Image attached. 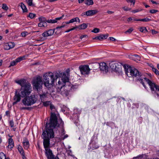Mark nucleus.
Here are the masks:
<instances>
[{
    "label": "nucleus",
    "mask_w": 159,
    "mask_h": 159,
    "mask_svg": "<svg viewBox=\"0 0 159 159\" xmlns=\"http://www.w3.org/2000/svg\"><path fill=\"white\" fill-rule=\"evenodd\" d=\"M56 127H61V133L63 135L65 134L64 129V123L62 119L60 118L58 120L56 114L51 112L50 118L49 122H46L45 129L43 130L41 136L43 139V145L45 149V152H48L50 146V139L54 138L55 134L53 131Z\"/></svg>",
    "instance_id": "f257e3e1"
},
{
    "label": "nucleus",
    "mask_w": 159,
    "mask_h": 159,
    "mask_svg": "<svg viewBox=\"0 0 159 159\" xmlns=\"http://www.w3.org/2000/svg\"><path fill=\"white\" fill-rule=\"evenodd\" d=\"M15 82L21 86L20 89L16 90L24 98L27 97L30 93L31 91V85L29 83L26 82V80L24 79L19 80H15Z\"/></svg>",
    "instance_id": "f03ea898"
},
{
    "label": "nucleus",
    "mask_w": 159,
    "mask_h": 159,
    "mask_svg": "<svg viewBox=\"0 0 159 159\" xmlns=\"http://www.w3.org/2000/svg\"><path fill=\"white\" fill-rule=\"evenodd\" d=\"M56 87L57 92L63 96L67 97L69 95L72 87L71 84L68 81L61 82L59 80L57 84Z\"/></svg>",
    "instance_id": "7ed1b4c3"
},
{
    "label": "nucleus",
    "mask_w": 159,
    "mask_h": 159,
    "mask_svg": "<svg viewBox=\"0 0 159 159\" xmlns=\"http://www.w3.org/2000/svg\"><path fill=\"white\" fill-rule=\"evenodd\" d=\"M43 77V84L46 88H50L54 85L55 78L53 73L51 72L46 73Z\"/></svg>",
    "instance_id": "20e7f679"
},
{
    "label": "nucleus",
    "mask_w": 159,
    "mask_h": 159,
    "mask_svg": "<svg viewBox=\"0 0 159 159\" xmlns=\"http://www.w3.org/2000/svg\"><path fill=\"white\" fill-rule=\"evenodd\" d=\"M126 75L128 77H135L137 79L139 77L142 76V73L137 69L131 67L130 66L125 64L123 66Z\"/></svg>",
    "instance_id": "39448f33"
},
{
    "label": "nucleus",
    "mask_w": 159,
    "mask_h": 159,
    "mask_svg": "<svg viewBox=\"0 0 159 159\" xmlns=\"http://www.w3.org/2000/svg\"><path fill=\"white\" fill-rule=\"evenodd\" d=\"M36 95H32L30 96L25 97L22 100V102L25 106H30L36 103L37 100Z\"/></svg>",
    "instance_id": "423d86ee"
},
{
    "label": "nucleus",
    "mask_w": 159,
    "mask_h": 159,
    "mask_svg": "<svg viewBox=\"0 0 159 159\" xmlns=\"http://www.w3.org/2000/svg\"><path fill=\"white\" fill-rule=\"evenodd\" d=\"M32 82L34 89H36L37 91H40L42 89L43 82L41 76H37L35 79L33 80Z\"/></svg>",
    "instance_id": "0eeeda50"
},
{
    "label": "nucleus",
    "mask_w": 159,
    "mask_h": 159,
    "mask_svg": "<svg viewBox=\"0 0 159 159\" xmlns=\"http://www.w3.org/2000/svg\"><path fill=\"white\" fill-rule=\"evenodd\" d=\"M122 64L121 63L111 62L109 63V66L112 71L120 74L122 72Z\"/></svg>",
    "instance_id": "6e6552de"
},
{
    "label": "nucleus",
    "mask_w": 159,
    "mask_h": 159,
    "mask_svg": "<svg viewBox=\"0 0 159 159\" xmlns=\"http://www.w3.org/2000/svg\"><path fill=\"white\" fill-rule=\"evenodd\" d=\"M53 75L55 76V81L59 78H61V82L68 81L69 79L66 76V73L65 72L62 73L61 71L57 70L54 72Z\"/></svg>",
    "instance_id": "1a4fd4ad"
},
{
    "label": "nucleus",
    "mask_w": 159,
    "mask_h": 159,
    "mask_svg": "<svg viewBox=\"0 0 159 159\" xmlns=\"http://www.w3.org/2000/svg\"><path fill=\"white\" fill-rule=\"evenodd\" d=\"M81 74L85 75H88L90 73V69L88 65H81L79 66Z\"/></svg>",
    "instance_id": "9d476101"
},
{
    "label": "nucleus",
    "mask_w": 159,
    "mask_h": 159,
    "mask_svg": "<svg viewBox=\"0 0 159 159\" xmlns=\"http://www.w3.org/2000/svg\"><path fill=\"white\" fill-rule=\"evenodd\" d=\"M21 98H24L16 89H15V94L13 97L14 102L13 103V105L16 104L20 101Z\"/></svg>",
    "instance_id": "9b49d317"
},
{
    "label": "nucleus",
    "mask_w": 159,
    "mask_h": 159,
    "mask_svg": "<svg viewBox=\"0 0 159 159\" xmlns=\"http://www.w3.org/2000/svg\"><path fill=\"white\" fill-rule=\"evenodd\" d=\"M99 68L100 70L105 72V73H107L108 71V67L106 63L102 62L100 63L96 64Z\"/></svg>",
    "instance_id": "f8f14e48"
},
{
    "label": "nucleus",
    "mask_w": 159,
    "mask_h": 159,
    "mask_svg": "<svg viewBox=\"0 0 159 159\" xmlns=\"http://www.w3.org/2000/svg\"><path fill=\"white\" fill-rule=\"evenodd\" d=\"M143 79L149 86L151 91L152 92L154 91V92H156L155 88L157 84L156 83L152 82L149 79L146 77H144Z\"/></svg>",
    "instance_id": "ddd939ff"
},
{
    "label": "nucleus",
    "mask_w": 159,
    "mask_h": 159,
    "mask_svg": "<svg viewBox=\"0 0 159 159\" xmlns=\"http://www.w3.org/2000/svg\"><path fill=\"white\" fill-rule=\"evenodd\" d=\"M45 154L48 159H59L57 156L55 157L51 150H49L48 152H45Z\"/></svg>",
    "instance_id": "4468645a"
},
{
    "label": "nucleus",
    "mask_w": 159,
    "mask_h": 159,
    "mask_svg": "<svg viewBox=\"0 0 159 159\" xmlns=\"http://www.w3.org/2000/svg\"><path fill=\"white\" fill-rule=\"evenodd\" d=\"M55 30V29H50L48 31H44L42 34V35L44 37L51 36L54 34Z\"/></svg>",
    "instance_id": "2eb2a0df"
},
{
    "label": "nucleus",
    "mask_w": 159,
    "mask_h": 159,
    "mask_svg": "<svg viewBox=\"0 0 159 159\" xmlns=\"http://www.w3.org/2000/svg\"><path fill=\"white\" fill-rule=\"evenodd\" d=\"M98 12L96 9L89 10L86 11L85 14L87 16H91L95 15Z\"/></svg>",
    "instance_id": "dca6fc26"
},
{
    "label": "nucleus",
    "mask_w": 159,
    "mask_h": 159,
    "mask_svg": "<svg viewBox=\"0 0 159 159\" xmlns=\"http://www.w3.org/2000/svg\"><path fill=\"white\" fill-rule=\"evenodd\" d=\"M23 147L25 149H27L29 147L30 144L29 141L26 137H25L23 139Z\"/></svg>",
    "instance_id": "f3484780"
},
{
    "label": "nucleus",
    "mask_w": 159,
    "mask_h": 159,
    "mask_svg": "<svg viewBox=\"0 0 159 159\" xmlns=\"http://www.w3.org/2000/svg\"><path fill=\"white\" fill-rule=\"evenodd\" d=\"M93 139H92L91 142L89 143V145H90L91 143H92V146L91 147H90L89 148V150H90L91 149H92V150H93L94 149H96L98 148L99 147V146L97 145V143H93Z\"/></svg>",
    "instance_id": "a211bd4d"
},
{
    "label": "nucleus",
    "mask_w": 159,
    "mask_h": 159,
    "mask_svg": "<svg viewBox=\"0 0 159 159\" xmlns=\"http://www.w3.org/2000/svg\"><path fill=\"white\" fill-rule=\"evenodd\" d=\"M48 94V92L45 93V92H44L42 93V94H39L40 99H41V102L44 101L45 98H47V97Z\"/></svg>",
    "instance_id": "6ab92c4d"
},
{
    "label": "nucleus",
    "mask_w": 159,
    "mask_h": 159,
    "mask_svg": "<svg viewBox=\"0 0 159 159\" xmlns=\"http://www.w3.org/2000/svg\"><path fill=\"white\" fill-rule=\"evenodd\" d=\"M109 36L108 34H100L99 36L98 40H99L102 41L104 39H106Z\"/></svg>",
    "instance_id": "aec40b11"
},
{
    "label": "nucleus",
    "mask_w": 159,
    "mask_h": 159,
    "mask_svg": "<svg viewBox=\"0 0 159 159\" xmlns=\"http://www.w3.org/2000/svg\"><path fill=\"white\" fill-rule=\"evenodd\" d=\"M142 76H141L140 77H139L137 79H135V81L137 82L138 81H140V83L142 84L143 86L146 89V85H145L143 81V78L142 77Z\"/></svg>",
    "instance_id": "412c9836"
},
{
    "label": "nucleus",
    "mask_w": 159,
    "mask_h": 159,
    "mask_svg": "<svg viewBox=\"0 0 159 159\" xmlns=\"http://www.w3.org/2000/svg\"><path fill=\"white\" fill-rule=\"evenodd\" d=\"M14 146V142L13 139L10 138L8 139V147H10L11 149Z\"/></svg>",
    "instance_id": "4be33fe9"
},
{
    "label": "nucleus",
    "mask_w": 159,
    "mask_h": 159,
    "mask_svg": "<svg viewBox=\"0 0 159 159\" xmlns=\"http://www.w3.org/2000/svg\"><path fill=\"white\" fill-rule=\"evenodd\" d=\"M17 148L20 153L21 155H23V156L24 157H25V153L22 147L20 145H19Z\"/></svg>",
    "instance_id": "5701e85b"
},
{
    "label": "nucleus",
    "mask_w": 159,
    "mask_h": 159,
    "mask_svg": "<svg viewBox=\"0 0 159 159\" xmlns=\"http://www.w3.org/2000/svg\"><path fill=\"white\" fill-rule=\"evenodd\" d=\"M80 30H84L87 27L88 23H83L78 26Z\"/></svg>",
    "instance_id": "b1692460"
},
{
    "label": "nucleus",
    "mask_w": 159,
    "mask_h": 159,
    "mask_svg": "<svg viewBox=\"0 0 159 159\" xmlns=\"http://www.w3.org/2000/svg\"><path fill=\"white\" fill-rule=\"evenodd\" d=\"M8 47L6 48H4L5 49H9L10 48H14L15 45L14 42H11L9 43L8 44Z\"/></svg>",
    "instance_id": "393cba45"
},
{
    "label": "nucleus",
    "mask_w": 159,
    "mask_h": 159,
    "mask_svg": "<svg viewBox=\"0 0 159 159\" xmlns=\"http://www.w3.org/2000/svg\"><path fill=\"white\" fill-rule=\"evenodd\" d=\"M47 22L46 21L39 22L38 24V26L39 27H46L47 26Z\"/></svg>",
    "instance_id": "a878e982"
},
{
    "label": "nucleus",
    "mask_w": 159,
    "mask_h": 159,
    "mask_svg": "<svg viewBox=\"0 0 159 159\" xmlns=\"http://www.w3.org/2000/svg\"><path fill=\"white\" fill-rule=\"evenodd\" d=\"M84 3L85 4L89 6L90 5H92L93 4V0H86Z\"/></svg>",
    "instance_id": "bb28decb"
},
{
    "label": "nucleus",
    "mask_w": 159,
    "mask_h": 159,
    "mask_svg": "<svg viewBox=\"0 0 159 159\" xmlns=\"http://www.w3.org/2000/svg\"><path fill=\"white\" fill-rule=\"evenodd\" d=\"M21 7L22 9L23 12H27L28 10L26 7V6L22 2L21 3Z\"/></svg>",
    "instance_id": "cd10ccee"
},
{
    "label": "nucleus",
    "mask_w": 159,
    "mask_h": 159,
    "mask_svg": "<svg viewBox=\"0 0 159 159\" xmlns=\"http://www.w3.org/2000/svg\"><path fill=\"white\" fill-rule=\"evenodd\" d=\"M36 16V14L30 12L29 13V15L27 16L28 17H30V19H33Z\"/></svg>",
    "instance_id": "c85d7f7f"
},
{
    "label": "nucleus",
    "mask_w": 159,
    "mask_h": 159,
    "mask_svg": "<svg viewBox=\"0 0 159 159\" xmlns=\"http://www.w3.org/2000/svg\"><path fill=\"white\" fill-rule=\"evenodd\" d=\"M139 31L142 32L144 33L148 32V31L147 30L146 27H141L140 28Z\"/></svg>",
    "instance_id": "c756f323"
},
{
    "label": "nucleus",
    "mask_w": 159,
    "mask_h": 159,
    "mask_svg": "<svg viewBox=\"0 0 159 159\" xmlns=\"http://www.w3.org/2000/svg\"><path fill=\"white\" fill-rule=\"evenodd\" d=\"M25 56H23L22 57H20L17 58L16 60V62H20L22 60L25 59Z\"/></svg>",
    "instance_id": "7c9ffc66"
},
{
    "label": "nucleus",
    "mask_w": 159,
    "mask_h": 159,
    "mask_svg": "<svg viewBox=\"0 0 159 159\" xmlns=\"http://www.w3.org/2000/svg\"><path fill=\"white\" fill-rule=\"evenodd\" d=\"M33 109L32 107H21L20 108V110H27L29 111H30Z\"/></svg>",
    "instance_id": "2f4dec72"
},
{
    "label": "nucleus",
    "mask_w": 159,
    "mask_h": 159,
    "mask_svg": "<svg viewBox=\"0 0 159 159\" xmlns=\"http://www.w3.org/2000/svg\"><path fill=\"white\" fill-rule=\"evenodd\" d=\"M40 22H44V21H47V19L46 18L43 16H41L38 18Z\"/></svg>",
    "instance_id": "473e14b6"
},
{
    "label": "nucleus",
    "mask_w": 159,
    "mask_h": 159,
    "mask_svg": "<svg viewBox=\"0 0 159 159\" xmlns=\"http://www.w3.org/2000/svg\"><path fill=\"white\" fill-rule=\"evenodd\" d=\"M151 21H152L151 19L148 18L147 17L142 19H140L139 20V21H142L143 22H148Z\"/></svg>",
    "instance_id": "72a5a7b5"
},
{
    "label": "nucleus",
    "mask_w": 159,
    "mask_h": 159,
    "mask_svg": "<svg viewBox=\"0 0 159 159\" xmlns=\"http://www.w3.org/2000/svg\"><path fill=\"white\" fill-rule=\"evenodd\" d=\"M25 1L29 6H34V4L33 3L32 0H25Z\"/></svg>",
    "instance_id": "f704fd0d"
},
{
    "label": "nucleus",
    "mask_w": 159,
    "mask_h": 159,
    "mask_svg": "<svg viewBox=\"0 0 159 159\" xmlns=\"http://www.w3.org/2000/svg\"><path fill=\"white\" fill-rule=\"evenodd\" d=\"M78 28H79V27L78 26H75V27H74L73 28H72L71 29H69V30L66 31H65V33H68V32H70V31L74 30H75L76 29Z\"/></svg>",
    "instance_id": "c9c22d12"
},
{
    "label": "nucleus",
    "mask_w": 159,
    "mask_h": 159,
    "mask_svg": "<svg viewBox=\"0 0 159 159\" xmlns=\"http://www.w3.org/2000/svg\"><path fill=\"white\" fill-rule=\"evenodd\" d=\"M152 70L156 74L159 75V71L157 69L154 67H152Z\"/></svg>",
    "instance_id": "e433bc0d"
},
{
    "label": "nucleus",
    "mask_w": 159,
    "mask_h": 159,
    "mask_svg": "<svg viewBox=\"0 0 159 159\" xmlns=\"http://www.w3.org/2000/svg\"><path fill=\"white\" fill-rule=\"evenodd\" d=\"M17 63V62H16V60H15L13 61H11L10 63V65L9 67H10L11 66H13L15 65H16Z\"/></svg>",
    "instance_id": "4c0bfd02"
},
{
    "label": "nucleus",
    "mask_w": 159,
    "mask_h": 159,
    "mask_svg": "<svg viewBox=\"0 0 159 159\" xmlns=\"http://www.w3.org/2000/svg\"><path fill=\"white\" fill-rule=\"evenodd\" d=\"M133 30L134 29H133V28L131 27L128 30L126 31L125 33L126 34L128 33L130 34L133 31Z\"/></svg>",
    "instance_id": "58836bf2"
},
{
    "label": "nucleus",
    "mask_w": 159,
    "mask_h": 159,
    "mask_svg": "<svg viewBox=\"0 0 159 159\" xmlns=\"http://www.w3.org/2000/svg\"><path fill=\"white\" fill-rule=\"evenodd\" d=\"M42 102H43V105L44 107H47L49 105V104L50 105V102L49 101H46L45 102L44 101Z\"/></svg>",
    "instance_id": "ea45409f"
},
{
    "label": "nucleus",
    "mask_w": 159,
    "mask_h": 159,
    "mask_svg": "<svg viewBox=\"0 0 159 159\" xmlns=\"http://www.w3.org/2000/svg\"><path fill=\"white\" fill-rule=\"evenodd\" d=\"M47 22L49 23H55L57 22V21L54 20L52 19L47 20Z\"/></svg>",
    "instance_id": "a19ab883"
},
{
    "label": "nucleus",
    "mask_w": 159,
    "mask_h": 159,
    "mask_svg": "<svg viewBox=\"0 0 159 159\" xmlns=\"http://www.w3.org/2000/svg\"><path fill=\"white\" fill-rule=\"evenodd\" d=\"M126 1L128 2H130L132 3L133 4H131V5H132L133 7L134 6V4L135 2V0H126Z\"/></svg>",
    "instance_id": "79ce46f5"
},
{
    "label": "nucleus",
    "mask_w": 159,
    "mask_h": 159,
    "mask_svg": "<svg viewBox=\"0 0 159 159\" xmlns=\"http://www.w3.org/2000/svg\"><path fill=\"white\" fill-rule=\"evenodd\" d=\"M71 86L72 87L71 91L74 90L75 89H77L78 87V85H72L71 84Z\"/></svg>",
    "instance_id": "37998d69"
},
{
    "label": "nucleus",
    "mask_w": 159,
    "mask_h": 159,
    "mask_svg": "<svg viewBox=\"0 0 159 159\" xmlns=\"http://www.w3.org/2000/svg\"><path fill=\"white\" fill-rule=\"evenodd\" d=\"M99 31L100 30L99 28H95L91 31V32L95 33H97L99 32Z\"/></svg>",
    "instance_id": "c03bdc74"
},
{
    "label": "nucleus",
    "mask_w": 159,
    "mask_h": 159,
    "mask_svg": "<svg viewBox=\"0 0 159 159\" xmlns=\"http://www.w3.org/2000/svg\"><path fill=\"white\" fill-rule=\"evenodd\" d=\"M5 155L2 152H0V159H4Z\"/></svg>",
    "instance_id": "a18cd8bd"
},
{
    "label": "nucleus",
    "mask_w": 159,
    "mask_h": 159,
    "mask_svg": "<svg viewBox=\"0 0 159 159\" xmlns=\"http://www.w3.org/2000/svg\"><path fill=\"white\" fill-rule=\"evenodd\" d=\"M2 8L3 9L6 10H7L8 9V8L6 4H2Z\"/></svg>",
    "instance_id": "49530a36"
},
{
    "label": "nucleus",
    "mask_w": 159,
    "mask_h": 159,
    "mask_svg": "<svg viewBox=\"0 0 159 159\" xmlns=\"http://www.w3.org/2000/svg\"><path fill=\"white\" fill-rule=\"evenodd\" d=\"M78 19V18L77 17L73 18L70 20V22H71V23H72L75 22H77V19Z\"/></svg>",
    "instance_id": "de8ad7c7"
},
{
    "label": "nucleus",
    "mask_w": 159,
    "mask_h": 159,
    "mask_svg": "<svg viewBox=\"0 0 159 159\" xmlns=\"http://www.w3.org/2000/svg\"><path fill=\"white\" fill-rule=\"evenodd\" d=\"M9 124L10 126L11 127H14V123L13 121L12 120L9 121Z\"/></svg>",
    "instance_id": "09e8293b"
},
{
    "label": "nucleus",
    "mask_w": 159,
    "mask_h": 159,
    "mask_svg": "<svg viewBox=\"0 0 159 159\" xmlns=\"http://www.w3.org/2000/svg\"><path fill=\"white\" fill-rule=\"evenodd\" d=\"M158 11V10L155 9H152L149 11L152 14L155 13Z\"/></svg>",
    "instance_id": "8fccbe9b"
},
{
    "label": "nucleus",
    "mask_w": 159,
    "mask_h": 159,
    "mask_svg": "<svg viewBox=\"0 0 159 159\" xmlns=\"http://www.w3.org/2000/svg\"><path fill=\"white\" fill-rule=\"evenodd\" d=\"M50 109L53 111H54V110H53L54 109H55V108L54 106L51 103L50 104Z\"/></svg>",
    "instance_id": "3c124183"
},
{
    "label": "nucleus",
    "mask_w": 159,
    "mask_h": 159,
    "mask_svg": "<svg viewBox=\"0 0 159 159\" xmlns=\"http://www.w3.org/2000/svg\"><path fill=\"white\" fill-rule=\"evenodd\" d=\"M64 16V15H63L59 17L56 18L55 19H54V20H56V21H57V20H60L61 19H62Z\"/></svg>",
    "instance_id": "603ef678"
},
{
    "label": "nucleus",
    "mask_w": 159,
    "mask_h": 159,
    "mask_svg": "<svg viewBox=\"0 0 159 159\" xmlns=\"http://www.w3.org/2000/svg\"><path fill=\"white\" fill-rule=\"evenodd\" d=\"M123 9L125 11H130L131 10V8H129L128 7H123Z\"/></svg>",
    "instance_id": "864d4df0"
},
{
    "label": "nucleus",
    "mask_w": 159,
    "mask_h": 159,
    "mask_svg": "<svg viewBox=\"0 0 159 159\" xmlns=\"http://www.w3.org/2000/svg\"><path fill=\"white\" fill-rule=\"evenodd\" d=\"M27 32H24L21 33V35L22 37H25L27 34Z\"/></svg>",
    "instance_id": "5fc2aeb1"
},
{
    "label": "nucleus",
    "mask_w": 159,
    "mask_h": 159,
    "mask_svg": "<svg viewBox=\"0 0 159 159\" xmlns=\"http://www.w3.org/2000/svg\"><path fill=\"white\" fill-rule=\"evenodd\" d=\"M151 31L153 34H155L158 33V32L155 31L154 30H152Z\"/></svg>",
    "instance_id": "6e6d98bb"
},
{
    "label": "nucleus",
    "mask_w": 159,
    "mask_h": 159,
    "mask_svg": "<svg viewBox=\"0 0 159 159\" xmlns=\"http://www.w3.org/2000/svg\"><path fill=\"white\" fill-rule=\"evenodd\" d=\"M141 10H139V9H136L135 10H134L132 11V12L134 13H135L136 12H137L139 11H140Z\"/></svg>",
    "instance_id": "4d7b16f0"
},
{
    "label": "nucleus",
    "mask_w": 159,
    "mask_h": 159,
    "mask_svg": "<svg viewBox=\"0 0 159 159\" xmlns=\"http://www.w3.org/2000/svg\"><path fill=\"white\" fill-rule=\"evenodd\" d=\"M109 39L110 40H111L112 41L115 42L116 41V39H115V38H114L113 37H109Z\"/></svg>",
    "instance_id": "13d9d810"
},
{
    "label": "nucleus",
    "mask_w": 159,
    "mask_h": 159,
    "mask_svg": "<svg viewBox=\"0 0 159 159\" xmlns=\"http://www.w3.org/2000/svg\"><path fill=\"white\" fill-rule=\"evenodd\" d=\"M113 100L111 99L110 100V101H107V102H103V104H106L107 103H109L110 102H113Z\"/></svg>",
    "instance_id": "bf43d9fd"
},
{
    "label": "nucleus",
    "mask_w": 159,
    "mask_h": 159,
    "mask_svg": "<svg viewBox=\"0 0 159 159\" xmlns=\"http://www.w3.org/2000/svg\"><path fill=\"white\" fill-rule=\"evenodd\" d=\"M155 89L156 91H158L159 92V86L157 84Z\"/></svg>",
    "instance_id": "052dcab7"
},
{
    "label": "nucleus",
    "mask_w": 159,
    "mask_h": 159,
    "mask_svg": "<svg viewBox=\"0 0 159 159\" xmlns=\"http://www.w3.org/2000/svg\"><path fill=\"white\" fill-rule=\"evenodd\" d=\"M10 112L9 111H7L6 112V115L7 116H10Z\"/></svg>",
    "instance_id": "680f3d73"
},
{
    "label": "nucleus",
    "mask_w": 159,
    "mask_h": 159,
    "mask_svg": "<svg viewBox=\"0 0 159 159\" xmlns=\"http://www.w3.org/2000/svg\"><path fill=\"white\" fill-rule=\"evenodd\" d=\"M64 23H65L64 22H63L62 23L61 25L60 26L61 28H64L66 25Z\"/></svg>",
    "instance_id": "e2e57ef3"
},
{
    "label": "nucleus",
    "mask_w": 159,
    "mask_h": 159,
    "mask_svg": "<svg viewBox=\"0 0 159 159\" xmlns=\"http://www.w3.org/2000/svg\"><path fill=\"white\" fill-rule=\"evenodd\" d=\"M87 36H88L86 35H82L80 36V39H82L83 38H84V37H87Z\"/></svg>",
    "instance_id": "0e129e2a"
},
{
    "label": "nucleus",
    "mask_w": 159,
    "mask_h": 159,
    "mask_svg": "<svg viewBox=\"0 0 159 159\" xmlns=\"http://www.w3.org/2000/svg\"><path fill=\"white\" fill-rule=\"evenodd\" d=\"M132 19H133V20H134V21H139L140 19H137L136 18H135L134 17H132Z\"/></svg>",
    "instance_id": "69168bd1"
},
{
    "label": "nucleus",
    "mask_w": 159,
    "mask_h": 159,
    "mask_svg": "<svg viewBox=\"0 0 159 159\" xmlns=\"http://www.w3.org/2000/svg\"><path fill=\"white\" fill-rule=\"evenodd\" d=\"M133 20L132 17H129L127 19V21L128 22L131 21Z\"/></svg>",
    "instance_id": "338daca9"
},
{
    "label": "nucleus",
    "mask_w": 159,
    "mask_h": 159,
    "mask_svg": "<svg viewBox=\"0 0 159 159\" xmlns=\"http://www.w3.org/2000/svg\"><path fill=\"white\" fill-rule=\"evenodd\" d=\"M114 12L113 11H107V13H108V14H112L113 13H114Z\"/></svg>",
    "instance_id": "774afa93"
}]
</instances>
